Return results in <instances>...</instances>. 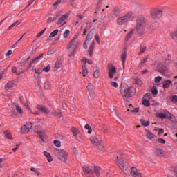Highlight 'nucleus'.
Wrapping results in <instances>:
<instances>
[{"mask_svg": "<svg viewBox=\"0 0 177 177\" xmlns=\"http://www.w3.org/2000/svg\"><path fill=\"white\" fill-rule=\"evenodd\" d=\"M116 164H118V166L119 168L124 172L126 176H133V177H142V174H140L136 167H132L131 170L129 169V166L127 162H125V160H124V158H122L121 156H116Z\"/></svg>", "mask_w": 177, "mask_h": 177, "instance_id": "f257e3e1", "label": "nucleus"}, {"mask_svg": "<svg viewBox=\"0 0 177 177\" xmlns=\"http://www.w3.org/2000/svg\"><path fill=\"white\" fill-rule=\"evenodd\" d=\"M120 93L124 100H128L129 97H132L136 93V89L132 86H128L126 84L120 85Z\"/></svg>", "mask_w": 177, "mask_h": 177, "instance_id": "f03ea898", "label": "nucleus"}, {"mask_svg": "<svg viewBox=\"0 0 177 177\" xmlns=\"http://www.w3.org/2000/svg\"><path fill=\"white\" fill-rule=\"evenodd\" d=\"M78 38V35L74 36V37L71 39V41L66 46V49L68 50V56L70 57L74 56L75 53V50H77V46H78V41L77 39Z\"/></svg>", "mask_w": 177, "mask_h": 177, "instance_id": "7ed1b4c3", "label": "nucleus"}, {"mask_svg": "<svg viewBox=\"0 0 177 177\" xmlns=\"http://www.w3.org/2000/svg\"><path fill=\"white\" fill-rule=\"evenodd\" d=\"M54 154L58 160L62 161V162H67L68 153H67L64 149H55L54 150Z\"/></svg>", "mask_w": 177, "mask_h": 177, "instance_id": "20e7f679", "label": "nucleus"}, {"mask_svg": "<svg viewBox=\"0 0 177 177\" xmlns=\"http://www.w3.org/2000/svg\"><path fill=\"white\" fill-rule=\"evenodd\" d=\"M132 15H133V12H132V11H129L124 16L118 17L117 19L118 26H124V24H127V23H129V21L132 20Z\"/></svg>", "mask_w": 177, "mask_h": 177, "instance_id": "39448f33", "label": "nucleus"}, {"mask_svg": "<svg viewBox=\"0 0 177 177\" xmlns=\"http://www.w3.org/2000/svg\"><path fill=\"white\" fill-rule=\"evenodd\" d=\"M136 23L137 32L138 33L143 32L146 27V19H145V16L140 15L138 17Z\"/></svg>", "mask_w": 177, "mask_h": 177, "instance_id": "423d86ee", "label": "nucleus"}, {"mask_svg": "<svg viewBox=\"0 0 177 177\" xmlns=\"http://www.w3.org/2000/svg\"><path fill=\"white\" fill-rule=\"evenodd\" d=\"M37 110H39L40 111H42V113H45V114H49V113H51V115H54V117H58L60 118L62 117V111L59 109L57 110L56 112H50L49 109H48L46 107L42 106V105H37Z\"/></svg>", "mask_w": 177, "mask_h": 177, "instance_id": "0eeeda50", "label": "nucleus"}, {"mask_svg": "<svg viewBox=\"0 0 177 177\" xmlns=\"http://www.w3.org/2000/svg\"><path fill=\"white\" fill-rule=\"evenodd\" d=\"M171 64H172V61L167 59L165 61V64L162 63L159 64L157 68L160 73H166V71H168V66H171Z\"/></svg>", "mask_w": 177, "mask_h": 177, "instance_id": "6e6552de", "label": "nucleus"}, {"mask_svg": "<svg viewBox=\"0 0 177 177\" xmlns=\"http://www.w3.org/2000/svg\"><path fill=\"white\" fill-rule=\"evenodd\" d=\"M108 75L109 77L110 78V80H113V78H114V75L115 74V73H117V68H115V66L111 64H109L108 65Z\"/></svg>", "mask_w": 177, "mask_h": 177, "instance_id": "1a4fd4ad", "label": "nucleus"}, {"mask_svg": "<svg viewBox=\"0 0 177 177\" xmlns=\"http://www.w3.org/2000/svg\"><path fill=\"white\" fill-rule=\"evenodd\" d=\"M71 131H72V132L73 133V136L75 138V139L77 140H78L79 142H81V140H82V138L81 136V133L80 132L78 129H77L76 127H72Z\"/></svg>", "mask_w": 177, "mask_h": 177, "instance_id": "9d476101", "label": "nucleus"}, {"mask_svg": "<svg viewBox=\"0 0 177 177\" xmlns=\"http://www.w3.org/2000/svg\"><path fill=\"white\" fill-rule=\"evenodd\" d=\"M151 16L153 19H158L162 16V10L156 9L151 11Z\"/></svg>", "mask_w": 177, "mask_h": 177, "instance_id": "9b49d317", "label": "nucleus"}, {"mask_svg": "<svg viewBox=\"0 0 177 177\" xmlns=\"http://www.w3.org/2000/svg\"><path fill=\"white\" fill-rule=\"evenodd\" d=\"M32 128V123H26L25 125L22 126L21 128V133H28L30 129Z\"/></svg>", "mask_w": 177, "mask_h": 177, "instance_id": "f8f14e48", "label": "nucleus"}, {"mask_svg": "<svg viewBox=\"0 0 177 177\" xmlns=\"http://www.w3.org/2000/svg\"><path fill=\"white\" fill-rule=\"evenodd\" d=\"M71 13V11H69L66 14L62 15V17L57 21V24H58V26L59 24H62V23H63V21H64V20H66V19H68V17H70Z\"/></svg>", "mask_w": 177, "mask_h": 177, "instance_id": "ddd939ff", "label": "nucleus"}, {"mask_svg": "<svg viewBox=\"0 0 177 177\" xmlns=\"http://www.w3.org/2000/svg\"><path fill=\"white\" fill-rule=\"evenodd\" d=\"M23 104L26 107V110H28L30 114H35V115H38V111L32 112L31 109H30V104H28V102H23Z\"/></svg>", "mask_w": 177, "mask_h": 177, "instance_id": "4468645a", "label": "nucleus"}, {"mask_svg": "<svg viewBox=\"0 0 177 177\" xmlns=\"http://www.w3.org/2000/svg\"><path fill=\"white\" fill-rule=\"evenodd\" d=\"M43 154L47 159L48 162H52V161H53V157H52V155H50V153L46 151H44L43 152Z\"/></svg>", "mask_w": 177, "mask_h": 177, "instance_id": "2eb2a0df", "label": "nucleus"}, {"mask_svg": "<svg viewBox=\"0 0 177 177\" xmlns=\"http://www.w3.org/2000/svg\"><path fill=\"white\" fill-rule=\"evenodd\" d=\"M4 137L9 140H13L15 138H13V135H12V132L9 131H5L3 132Z\"/></svg>", "mask_w": 177, "mask_h": 177, "instance_id": "dca6fc26", "label": "nucleus"}, {"mask_svg": "<svg viewBox=\"0 0 177 177\" xmlns=\"http://www.w3.org/2000/svg\"><path fill=\"white\" fill-rule=\"evenodd\" d=\"M15 82H8L6 85H5V90L6 91H10L12 88H15Z\"/></svg>", "mask_w": 177, "mask_h": 177, "instance_id": "f3484780", "label": "nucleus"}, {"mask_svg": "<svg viewBox=\"0 0 177 177\" xmlns=\"http://www.w3.org/2000/svg\"><path fill=\"white\" fill-rule=\"evenodd\" d=\"M145 135L150 140H154V139L156 138V135H154V133H151L150 131H147Z\"/></svg>", "mask_w": 177, "mask_h": 177, "instance_id": "a211bd4d", "label": "nucleus"}, {"mask_svg": "<svg viewBox=\"0 0 177 177\" xmlns=\"http://www.w3.org/2000/svg\"><path fill=\"white\" fill-rule=\"evenodd\" d=\"M171 84H172V81L169 80H166L165 82H163L162 87L164 89H168L171 86Z\"/></svg>", "mask_w": 177, "mask_h": 177, "instance_id": "6ab92c4d", "label": "nucleus"}, {"mask_svg": "<svg viewBox=\"0 0 177 177\" xmlns=\"http://www.w3.org/2000/svg\"><path fill=\"white\" fill-rule=\"evenodd\" d=\"M155 153L159 157H164L165 156V151L162 149H156Z\"/></svg>", "mask_w": 177, "mask_h": 177, "instance_id": "aec40b11", "label": "nucleus"}, {"mask_svg": "<svg viewBox=\"0 0 177 177\" xmlns=\"http://www.w3.org/2000/svg\"><path fill=\"white\" fill-rule=\"evenodd\" d=\"M63 64V61H62V59H58L55 64V70L57 71L60 67H62V64Z\"/></svg>", "mask_w": 177, "mask_h": 177, "instance_id": "412c9836", "label": "nucleus"}, {"mask_svg": "<svg viewBox=\"0 0 177 177\" xmlns=\"http://www.w3.org/2000/svg\"><path fill=\"white\" fill-rule=\"evenodd\" d=\"M156 117H158V118H167V117H168V113H167V111H165V113H157Z\"/></svg>", "mask_w": 177, "mask_h": 177, "instance_id": "4be33fe9", "label": "nucleus"}, {"mask_svg": "<svg viewBox=\"0 0 177 177\" xmlns=\"http://www.w3.org/2000/svg\"><path fill=\"white\" fill-rule=\"evenodd\" d=\"M38 134L43 142H45L46 140V133L44 131H39Z\"/></svg>", "mask_w": 177, "mask_h": 177, "instance_id": "5701e85b", "label": "nucleus"}, {"mask_svg": "<svg viewBox=\"0 0 177 177\" xmlns=\"http://www.w3.org/2000/svg\"><path fill=\"white\" fill-rule=\"evenodd\" d=\"M95 43L93 42L92 44L90 46V50L88 53L89 57H92L93 56V50L95 49Z\"/></svg>", "mask_w": 177, "mask_h": 177, "instance_id": "b1692460", "label": "nucleus"}, {"mask_svg": "<svg viewBox=\"0 0 177 177\" xmlns=\"http://www.w3.org/2000/svg\"><path fill=\"white\" fill-rule=\"evenodd\" d=\"M59 34V29H55L54 31H53L50 36L48 37V39L50 40L52 38H54V37H56V35Z\"/></svg>", "mask_w": 177, "mask_h": 177, "instance_id": "393cba45", "label": "nucleus"}, {"mask_svg": "<svg viewBox=\"0 0 177 177\" xmlns=\"http://www.w3.org/2000/svg\"><path fill=\"white\" fill-rule=\"evenodd\" d=\"M82 62L84 63L83 65L86 66V64H93V62H92L91 60H88V58L86 57H83L82 59Z\"/></svg>", "mask_w": 177, "mask_h": 177, "instance_id": "a878e982", "label": "nucleus"}, {"mask_svg": "<svg viewBox=\"0 0 177 177\" xmlns=\"http://www.w3.org/2000/svg\"><path fill=\"white\" fill-rule=\"evenodd\" d=\"M90 140L91 142V143L93 145H94V146H96L100 141H99V140L96 139V137L95 136H91L90 138Z\"/></svg>", "mask_w": 177, "mask_h": 177, "instance_id": "bb28decb", "label": "nucleus"}, {"mask_svg": "<svg viewBox=\"0 0 177 177\" xmlns=\"http://www.w3.org/2000/svg\"><path fill=\"white\" fill-rule=\"evenodd\" d=\"M122 63L123 66H125V60H127V51H124L121 55Z\"/></svg>", "mask_w": 177, "mask_h": 177, "instance_id": "cd10ccee", "label": "nucleus"}, {"mask_svg": "<svg viewBox=\"0 0 177 177\" xmlns=\"http://www.w3.org/2000/svg\"><path fill=\"white\" fill-rule=\"evenodd\" d=\"M96 147L100 150V151H103V150H104V144L102 141H100Z\"/></svg>", "mask_w": 177, "mask_h": 177, "instance_id": "c85d7f7f", "label": "nucleus"}, {"mask_svg": "<svg viewBox=\"0 0 177 177\" xmlns=\"http://www.w3.org/2000/svg\"><path fill=\"white\" fill-rule=\"evenodd\" d=\"M92 38H93V32H92V31H91L88 35L87 37L86 38V41L89 43L91 42Z\"/></svg>", "mask_w": 177, "mask_h": 177, "instance_id": "c756f323", "label": "nucleus"}, {"mask_svg": "<svg viewBox=\"0 0 177 177\" xmlns=\"http://www.w3.org/2000/svg\"><path fill=\"white\" fill-rule=\"evenodd\" d=\"M60 16V13L57 14V15L55 17H54L53 18L52 17H48V19H47V22L48 23H52V21H55V20H57V17H59Z\"/></svg>", "mask_w": 177, "mask_h": 177, "instance_id": "7c9ffc66", "label": "nucleus"}, {"mask_svg": "<svg viewBox=\"0 0 177 177\" xmlns=\"http://www.w3.org/2000/svg\"><path fill=\"white\" fill-rule=\"evenodd\" d=\"M84 174H92V169L88 166L83 167Z\"/></svg>", "mask_w": 177, "mask_h": 177, "instance_id": "2f4dec72", "label": "nucleus"}, {"mask_svg": "<svg viewBox=\"0 0 177 177\" xmlns=\"http://www.w3.org/2000/svg\"><path fill=\"white\" fill-rule=\"evenodd\" d=\"M30 171H31V172H34L35 175L36 176H41V172L39 171H38L37 169H35V167H31Z\"/></svg>", "mask_w": 177, "mask_h": 177, "instance_id": "473e14b6", "label": "nucleus"}, {"mask_svg": "<svg viewBox=\"0 0 177 177\" xmlns=\"http://www.w3.org/2000/svg\"><path fill=\"white\" fill-rule=\"evenodd\" d=\"M88 91V93L91 96V92H92V91H93V84L92 83H88L87 86H86Z\"/></svg>", "mask_w": 177, "mask_h": 177, "instance_id": "72a5a7b5", "label": "nucleus"}, {"mask_svg": "<svg viewBox=\"0 0 177 177\" xmlns=\"http://www.w3.org/2000/svg\"><path fill=\"white\" fill-rule=\"evenodd\" d=\"M93 77L94 78H100V71L99 69H97L93 73Z\"/></svg>", "mask_w": 177, "mask_h": 177, "instance_id": "f704fd0d", "label": "nucleus"}, {"mask_svg": "<svg viewBox=\"0 0 177 177\" xmlns=\"http://www.w3.org/2000/svg\"><path fill=\"white\" fill-rule=\"evenodd\" d=\"M140 122L143 127H149V125H150V122L149 120L141 119Z\"/></svg>", "mask_w": 177, "mask_h": 177, "instance_id": "c9c22d12", "label": "nucleus"}, {"mask_svg": "<svg viewBox=\"0 0 177 177\" xmlns=\"http://www.w3.org/2000/svg\"><path fill=\"white\" fill-rule=\"evenodd\" d=\"M83 67V71H82V74L84 77H86L88 75V70L86 69V65H82Z\"/></svg>", "mask_w": 177, "mask_h": 177, "instance_id": "e433bc0d", "label": "nucleus"}, {"mask_svg": "<svg viewBox=\"0 0 177 177\" xmlns=\"http://www.w3.org/2000/svg\"><path fill=\"white\" fill-rule=\"evenodd\" d=\"M33 70L35 71V74H37L38 75H39V74H42V73H44V70L41 68H39L37 69L33 67Z\"/></svg>", "mask_w": 177, "mask_h": 177, "instance_id": "4c0bfd02", "label": "nucleus"}, {"mask_svg": "<svg viewBox=\"0 0 177 177\" xmlns=\"http://www.w3.org/2000/svg\"><path fill=\"white\" fill-rule=\"evenodd\" d=\"M15 109L19 113V114H23V109H21V106H20V105L17 104L15 106Z\"/></svg>", "mask_w": 177, "mask_h": 177, "instance_id": "58836bf2", "label": "nucleus"}, {"mask_svg": "<svg viewBox=\"0 0 177 177\" xmlns=\"http://www.w3.org/2000/svg\"><path fill=\"white\" fill-rule=\"evenodd\" d=\"M44 57V54H41L39 56L32 60V63H38L41 60V58Z\"/></svg>", "mask_w": 177, "mask_h": 177, "instance_id": "ea45409f", "label": "nucleus"}, {"mask_svg": "<svg viewBox=\"0 0 177 177\" xmlns=\"http://www.w3.org/2000/svg\"><path fill=\"white\" fill-rule=\"evenodd\" d=\"M84 128L85 129H86L88 131V133L91 134L92 133V127H91V126L88 124H86L85 126H84Z\"/></svg>", "mask_w": 177, "mask_h": 177, "instance_id": "a19ab883", "label": "nucleus"}, {"mask_svg": "<svg viewBox=\"0 0 177 177\" xmlns=\"http://www.w3.org/2000/svg\"><path fill=\"white\" fill-rule=\"evenodd\" d=\"M62 3V0H57L53 5L54 9H57V6Z\"/></svg>", "mask_w": 177, "mask_h": 177, "instance_id": "79ce46f5", "label": "nucleus"}, {"mask_svg": "<svg viewBox=\"0 0 177 177\" xmlns=\"http://www.w3.org/2000/svg\"><path fill=\"white\" fill-rule=\"evenodd\" d=\"M101 130L102 131V132H104V133H107V132H109V129L105 124H102L101 126Z\"/></svg>", "mask_w": 177, "mask_h": 177, "instance_id": "37998d69", "label": "nucleus"}, {"mask_svg": "<svg viewBox=\"0 0 177 177\" xmlns=\"http://www.w3.org/2000/svg\"><path fill=\"white\" fill-rule=\"evenodd\" d=\"M135 84H136L138 86H142V85L143 84V82L141 81L140 79H136V80H135Z\"/></svg>", "mask_w": 177, "mask_h": 177, "instance_id": "c03bdc74", "label": "nucleus"}, {"mask_svg": "<svg viewBox=\"0 0 177 177\" xmlns=\"http://www.w3.org/2000/svg\"><path fill=\"white\" fill-rule=\"evenodd\" d=\"M46 31V28H45L44 29H43L41 32H39V33H37V38H40V37H42V35H44V33Z\"/></svg>", "mask_w": 177, "mask_h": 177, "instance_id": "a18cd8bd", "label": "nucleus"}, {"mask_svg": "<svg viewBox=\"0 0 177 177\" xmlns=\"http://www.w3.org/2000/svg\"><path fill=\"white\" fill-rule=\"evenodd\" d=\"M68 35H70V30H66L63 34L64 38H68Z\"/></svg>", "mask_w": 177, "mask_h": 177, "instance_id": "49530a36", "label": "nucleus"}, {"mask_svg": "<svg viewBox=\"0 0 177 177\" xmlns=\"http://www.w3.org/2000/svg\"><path fill=\"white\" fill-rule=\"evenodd\" d=\"M133 35V30H131L127 35L126 36L127 41H129V39L132 37Z\"/></svg>", "mask_w": 177, "mask_h": 177, "instance_id": "de8ad7c7", "label": "nucleus"}, {"mask_svg": "<svg viewBox=\"0 0 177 177\" xmlns=\"http://www.w3.org/2000/svg\"><path fill=\"white\" fill-rule=\"evenodd\" d=\"M142 104L145 106V107H149V106H150V102L147 100H143Z\"/></svg>", "mask_w": 177, "mask_h": 177, "instance_id": "09e8293b", "label": "nucleus"}, {"mask_svg": "<svg viewBox=\"0 0 177 177\" xmlns=\"http://www.w3.org/2000/svg\"><path fill=\"white\" fill-rule=\"evenodd\" d=\"M100 171H102V169L100 167H95V172L97 176H100Z\"/></svg>", "mask_w": 177, "mask_h": 177, "instance_id": "8fccbe9b", "label": "nucleus"}, {"mask_svg": "<svg viewBox=\"0 0 177 177\" xmlns=\"http://www.w3.org/2000/svg\"><path fill=\"white\" fill-rule=\"evenodd\" d=\"M151 92L153 95H157L158 93V90L156 87H153L151 90Z\"/></svg>", "mask_w": 177, "mask_h": 177, "instance_id": "3c124183", "label": "nucleus"}, {"mask_svg": "<svg viewBox=\"0 0 177 177\" xmlns=\"http://www.w3.org/2000/svg\"><path fill=\"white\" fill-rule=\"evenodd\" d=\"M50 86H51V84H50V82H46L45 83H44V88L45 89H49L50 88Z\"/></svg>", "mask_w": 177, "mask_h": 177, "instance_id": "603ef678", "label": "nucleus"}, {"mask_svg": "<svg viewBox=\"0 0 177 177\" xmlns=\"http://www.w3.org/2000/svg\"><path fill=\"white\" fill-rule=\"evenodd\" d=\"M162 80V77L161 76H158V77H155L156 84H158V83L161 82Z\"/></svg>", "mask_w": 177, "mask_h": 177, "instance_id": "864d4df0", "label": "nucleus"}, {"mask_svg": "<svg viewBox=\"0 0 177 177\" xmlns=\"http://www.w3.org/2000/svg\"><path fill=\"white\" fill-rule=\"evenodd\" d=\"M167 115L170 120V121H174V120L175 119V116L174 115H172V113H169V112H167Z\"/></svg>", "mask_w": 177, "mask_h": 177, "instance_id": "5fc2aeb1", "label": "nucleus"}, {"mask_svg": "<svg viewBox=\"0 0 177 177\" xmlns=\"http://www.w3.org/2000/svg\"><path fill=\"white\" fill-rule=\"evenodd\" d=\"M171 37L173 38V39L176 40L177 39V30L171 32Z\"/></svg>", "mask_w": 177, "mask_h": 177, "instance_id": "6e6d98bb", "label": "nucleus"}, {"mask_svg": "<svg viewBox=\"0 0 177 177\" xmlns=\"http://www.w3.org/2000/svg\"><path fill=\"white\" fill-rule=\"evenodd\" d=\"M54 145L57 147H60V146H62V142L57 140H54Z\"/></svg>", "mask_w": 177, "mask_h": 177, "instance_id": "4d7b16f0", "label": "nucleus"}, {"mask_svg": "<svg viewBox=\"0 0 177 177\" xmlns=\"http://www.w3.org/2000/svg\"><path fill=\"white\" fill-rule=\"evenodd\" d=\"M111 86H113V88H118V83L115 82H110Z\"/></svg>", "mask_w": 177, "mask_h": 177, "instance_id": "13d9d810", "label": "nucleus"}, {"mask_svg": "<svg viewBox=\"0 0 177 177\" xmlns=\"http://www.w3.org/2000/svg\"><path fill=\"white\" fill-rule=\"evenodd\" d=\"M43 71L49 73V71H50V65H48L46 68H43Z\"/></svg>", "mask_w": 177, "mask_h": 177, "instance_id": "bf43d9fd", "label": "nucleus"}, {"mask_svg": "<svg viewBox=\"0 0 177 177\" xmlns=\"http://www.w3.org/2000/svg\"><path fill=\"white\" fill-rule=\"evenodd\" d=\"M13 27H17V26L16 25V24H15V22L11 24L7 29V31L10 30L12 28H13Z\"/></svg>", "mask_w": 177, "mask_h": 177, "instance_id": "052dcab7", "label": "nucleus"}, {"mask_svg": "<svg viewBox=\"0 0 177 177\" xmlns=\"http://www.w3.org/2000/svg\"><path fill=\"white\" fill-rule=\"evenodd\" d=\"M171 102H173V103H177V95H173L171 97Z\"/></svg>", "mask_w": 177, "mask_h": 177, "instance_id": "680f3d73", "label": "nucleus"}, {"mask_svg": "<svg viewBox=\"0 0 177 177\" xmlns=\"http://www.w3.org/2000/svg\"><path fill=\"white\" fill-rule=\"evenodd\" d=\"M158 142L159 143H162V145H165V140H164L162 138H158Z\"/></svg>", "mask_w": 177, "mask_h": 177, "instance_id": "e2e57ef3", "label": "nucleus"}, {"mask_svg": "<svg viewBox=\"0 0 177 177\" xmlns=\"http://www.w3.org/2000/svg\"><path fill=\"white\" fill-rule=\"evenodd\" d=\"M13 52L12 51V50H9L6 53V56L7 57H9V56H10V55H12Z\"/></svg>", "mask_w": 177, "mask_h": 177, "instance_id": "0e129e2a", "label": "nucleus"}, {"mask_svg": "<svg viewBox=\"0 0 177 177\" xmlns=\"http://www.w3.org/2000/svg\"><path fill=\"white\" fill-rule=\"evenodd\" d=\"M73 152L74 153L75 155H77L78 154V149H77V147H74L73 149Z\"/></svg>", "mask_w": 177, "mask_h": 177, "instance_id": "69168bd1", "label": "nucleus"}, {"mask_svg": "<svg viewBox=\"0 0 177 177\" xmlns=\"http://www.w3.org/2000/svg\"><path fill=\"white\" fill-rule=\"evenodd\" d=\"M131 113H139V108H135L133 109L130 110Z\"/></svg>", "mask_w": 177, "mask_h": 177, "instance_id": "338daca9", "label": "nucleus"}, {"mask_svg": "<svg viewBox=\"0 0 177 177\" xmlns=\"http://www.w3.org/2000/svg\"><path fill=\"white\" fill-rule=\"evenodd\" d=\"M89 43H88V41H85L84 43L83 44V48H84V49H88V44Z\"/></svg>", "mask_w": 177, "mask_h": 177, "instance_id": "774afa93", "label": "nucleus"}]
</instances>
